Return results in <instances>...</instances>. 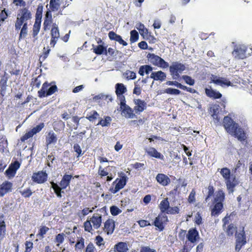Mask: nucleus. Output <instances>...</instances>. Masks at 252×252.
Listing matches in <instances>:
<instances>
[{"instance_id":"1","label":"nucleus","mask_w":252,"mask_h":252,"mask_svg":"<svg viewBox=\"0 0 252 252\" xmlns=\"http://www.w3.org/2000/svg\"><path fill=\"white\" fill-rule=\"evenodd\" d=\"M224 199V193L222 190H219L215 193L214 198V207L212 210L211 215L212 216H218L223 208L222 202Z\"/></svg>"},{"instance_id":"2","label":"nucleus","mask_w":252,"mask_h":252,"mask_svg":"<svg viewBox=\"0 0 252 252\" xmlns=\"http://www.w3.org/2000/svg\"><path fill=\"white\" fill-rule=\"evenodd\" d=\"M57 90L58 88L54 82L50 84L45 82L42 85L41 90L38 92V96L39 97L47 96L54 94Z\"/></svg>"},{"instance_id":"3","label":"nucleus","mask_w":252,"mask_h":252,"mask_svg":"<svg viewBox=\"0 0 252 252\" xmlns=\"http://www.w3.org/2000/svg\"><path fill=\"white\" fill-rule=\"evenodd\" d=\"M186 69L184 64L178 62H175L172 63L169 66V71L170 75L173 79L176 80L180 77V74L181 73Z\"/></svg>"},{"instance_id":"4","label":"nucleus","mask_w":252,"mask_h":252,"mask_svg":"<svg viewBox=\"0 0 252 252\" xmlns=\"http://www.w3.org/2000/svg\"><path fill=\"white\" fill-rule=\"evenodd\" d=\"M147 58L150 63L154 65L162 68H166L169 66V64L167 62L154 54H148Z\"/></svg>"},{"instance_id":"5","label":"nucleus","mask_w":252,"mask_h":252,"mask_svg":"<svg viewBox=\"0 0 252 252\" xmlns=\"http://www.w3.org/2000/svg\"><path fill=\"white\" fill-rule=\"evenodd\" d=\"M222 124L225 130L230 135L234 133V131L239 126L237 123H235L232 119L228 116L224 117Z\"/></svg>"},{"instance_id":"6","label":"nucleus","mask_w":252,"mask_h":252,"mask_svg":"<svg viewBox=\"0 0 252 252\" xmlns=\"http://www.w3.org/2000/svg\"><path fill=\"white\" fill-rule=\"evenodd\" d=\"M247 47L244 45H236L232 52V55L235 59H244L247 57Z\"/></svg>"},{"instance_id":"7","label":"nucleus","mask_w":252,"mask_h":252,"mask_svg":"<svg viewBox=\"0 0 252 252\" xmlns=\"http://www.w3.org/2000/svg\"><path fill=\"white\" fill-rule=\"evenodd\" d=\"M38 7L36 13V18L32 29V36L35 38V40L37 39L36 36L40 29L41 20V12L39 10Z\"/></svg>"},{"instance_id":"8","label":"nucleus","mask_w":252,"mask_h":252,"mask_svg":"<svg viewBox=\"0 0 252 252\" xmlns=\"http://www.w3.org/2000/svg\"><path fill=\"white\" fill-rule=\"evenodd\" d=\"M127 181V177L125 176L122 177L121 178H117L114 182L113 184H116L114 188H111L110 190L113 193H116L121 189H123L126 185Z\"/></svg>"},{"instance_id":"9","label":"nucleus","mask_w":252,"mask_h":252,"mask_svg":"<svg viewBox=\"0 0 252 252\" xmlns=\"http://www.w3.org/2000/svg\"><path fill=\"white\" fill-rule=\"evenodd\" d=\"M211 82H213L214 84L221 87H224L225 86H229L231 84L230 81L228 80L227 79L220 77L215 75H211Z\"/></svg>"},{"instance_id":"10","label":"nucleus","mask_w":252,"mask_h":252,"mask_svg":"<svg viewBox=\"0 0 252 252\" xmlns=\"http://www.w3.org/2000/svg\"><path fill=\"white\" fill-rule=\"evenodd\" d=\"M168 221L167 217L164 214H160L156 217L154 221V225L158 227L160 231L164 229L163 224Z\"/></svg>"},{"instance_id":"11","label":"nucleus","mask_w":252,"mask_h":252,"mask_svg":"<svg viewBox=\"0 0 252 252\" xmlns=\"http://www.w3.org/2000/svg\"><path fill=\"white\" fill-rule=\"evenodd\" d=\"M32 178L34 182L37 184H42L47 180V174L43 171H39L33 173Z\"/></svg>"},{"instance_id":"12","label":"nucleus","mask_w":252,"mask_h":252,"mask_svg":"<svg viewBox=\"0 0 252 252\" xmlns=\"http://www.w3.org/2000/svg\"><path fill=\"white\" fill-rule=\"evenodd\" d=\"M231 135L234 136L241 142L246 141L247 138L246 133L244 129L239 127V126L234 131V133H232Z\"/></svg>"},{"instance_id":"13","label":"nucleus","mask_w":252,"mask_h":252,"mask_svg":"<svg viewBox=\"0 0 252 252\" xmlns=\"http://www.w3.org/2000/svg\"><path fill=\"white\" fill-rule=\"evenodd\" d=\"M145 152L150 157H154L160 159H163V156L154 148L145 147L144 148Z\"/></svg>"},{"instance_id":"14","label":"nucleus","mask_w":252,"mask_h":252,"mask_svg":"<svg viewBox=\"0 0 252 252\" xmlns=\"http://www.w3.org/2000/svg\"><path fill=\"white\" fill-rule=\"evenodd\" d=\"M115 229V221L113 219H108L104 223V230L108 235L112 234Z\"/></svg>"},{"instance_id":"15","label":"nucleus","mask_w":252,"mask_h":252,"mask_svg":"<svg viewBox=\"0 0 252 252\" xmlns=\"http://www.w3.org/2000/svg\"><path fill=\"white\" fill-rule=\"evenodd\" d=\"M12 184L8 181L3 182L0 185V196H3L12 190Z\"/></svg>"},{"instance_id":"16","label":"nucleus","mask_w":252,"mask_h":252,"mask_svg":"<svg viewBox=\"0 0 252 252\" xmlns=\"http://www.w3.org/2000/svg\"><path fill=\"white\" fill-rule=\"evenodd\" d=\"M17 16L24 22H27L28 20L32 18V14L27 8H24L20 10V13L17 14Z\"/></svg>"},{"instance_id":"17","label":"nucleus","mask_w":252,"mask_h":252,"mask_svg":"<svg viewBox=\"0 0 252 252\" xmlns=\"http://www.w3.org/2000/svg\"><path fill=\"white\" fill-rule=\"evenodd\" d=\"M93 224V226L95 229L100 227L102 222V217L101 215L94 214L90 220Z\"/></svg>"},{"instance_id":"18","label":"nucleus","mask_w":252,"mask_h":252,"mask_svg":"<svg viewBox=\"0 0 252 252\" xmlns=\"http://www.w3.org/2000/svg\"><path fill=\"white\" fill-rule=\"evenodd\" d=\"M166 77V74L161 70L152 72L150 75L151 78L153 79L154 80L161 82L164 81Z\"/></svg>"},{"instance_id":"19","label":"nucleus","mask_w":252,"mask_h":252,"mask_svg":"<svg viewBox=\"0 0 252 252\" xmlns=\"http://www.w3.org/2000/svg\"><path fill=\"white\" fill-rule=\"evenodd\" d=\"M120 110H122V115L126 118H133L135 117L133 110L127 105L120 107Z\"/></svg>"},{"instance_id":"20","label":"nucleus","mask_w":252,"mask_h":252,"mask_svg":"<svg viewBox=\"0 0 252 252\" xmlns=\"http://www.w3.org/2000/svg\"><path fill=\"white\" fill-rule=\"evenodd\" d=\"M108 36L111 40L117 41L123 46H126L127 45V43L122 39L120 35L117 34L113 31H111L109 32Z\"/></svg>"},{"instance_id":"21","label":"nucleus","mask_w":252,"mask_h":252,"mask_svg":"<svg viewBox=\"0 0 252 252\" xmlns=\"http://www.w3.org/2000/svg\"><path fill=\"white\" fill-rule=\"evenodd\" d=\"M156 180L158 183L163 186H166L170 182L169 177L164 174L159 173L157 175Z\"/></svg>"},{"instance_id":"22","label":"nucleus","mask_w":252,"mask_h":252,"mask_svg":"<svg viewBox=\"0 0 252 252\" xmlns=\"http://www.w3.org/2000/svg\"><path fill=\"white\" fill-rule=\"evenodd\" d=\"M134 103L136 106L134 107V109L136 112H141L144 111L146 108V103L143 100L140 99H136L134 100Z\"/></svg>"},{"instance_id":"23","label":"nucleus","mask_w":252,"mask_h":252,"mask_svg":"<svg viewBox=\"0 0 252 252\" xmlns=\"http://www.w3.org/2000/svg\"><path fill=\"white\" fill-rule=\"evenodd\" d=\"M187 237L189 241L194 243L198 238V232L195 229H189Z\"/></svg>"},{"instance_id":"24","label":"nucleus","mask_w":252,"mask_h":252,"mask_svg":"<svg viewBox=\"0 0 252 252\" xmlns=\"http://www.w3.org/2000/svg\"><path fill=\"white\" fill-rule=\"evenodd\" d=\"M205 93L208 97L214 99L220 98L222 96L220 92L215 91L211 88L210 89L206 88Z\"/></svg>"},{"instance_id":"25","label":"nucleus","mask_w":252,"mask_h":252,"mask_svg":"<svg viewBox=\"0 0 252 252\" xmlns=\"http://www.w3.org/2000/svg\"><path fill=\"white\" fill-rule=\"evenodd\" d=\"M114 249L116 252H126L128 250L127 244L122 242L116 244Z\"/></svg>"},{"instance_id":"26","label":"nucleus","mask_w":252,"mask_h":252,"mask_svg":"<svg viewBox=\"0 0 252 252\" xmlns=\"http://www.w3.org/2000/svg\"><path fill=\"white\" fill-rule=\"evenodd\" d=\"M72 178L71 175L65 174L62 179L60 185L62 189H65L70 184V180Z\"/></svg>"},{"instance_id":"27","label":"nucleus","mask_w":252,"mask_h":252,"mask_svg":"<svg viewBox=\"0 0 252 252\" xmlns=\"http://www.w3.org/2000/svg\"><path fill=\"white\" fill-rule=\"evenodd\" d=\"M153 69V67L149 65H142L139 68L138 73L141 76H144L145 73L148 74L152 71Z\"/></svg>"},{"instance_id":"28","label":"nucleus","mask_w":252,"mask_h":252,"mask_svg":"<svg viewBox=\"0 0 252 252\" xmlns=\"http://www.w3.org/2000/svg\"><path fill=\"white\" fill-rule=\"evenodd\" d=\"M57 138L56 134L53 131L48 133L46 137V143L47 145L55 144L56 143Z\"/></svg>"},{"instance_id":"29","label":"nucleus","mask_w":252,"mask_h":252,"mask_svg":"<svg viewBox=\"0 0 252 252\" xmlns=\"http://www.w3.org/2000/svg\"><path fill=\"white\" fill-rule=\"evenodd\" d=\"M169 207V203L167 198H165L162 200L159 204V208L162 213L164 212H167Z\"/></svg>"},{"instance_id":"30","label":"nucleus","mask_w":252,"mask_h":252,"mask_svg":"<svg viewBox=\"0 0 252 252\" xmlns=\"http://www.w3.org/2000/svg\"><path fill=\"white\" fill-rule=\"evenodd\" d=\"M116 94H123L126 92V88L123 84L117 83L115 86Z\"/></svg>"},{"instance_id":"31","label":"nucleus","mask_w":252,"mask_h":252,"mask_svg":"<svg viewBox=\"0 0 252 252\" xmlns=\"http://www.w3.org/2000/svg\"><path fill=\"white\" fill-rule=\"evenodd\" d=\"M99 99H108L110 101H112L113 100V98L111 95L105 94L103 93L98 94L93 97V100L94 101H97Z\"/></svg>"},{"instance_id":"32","label":"nucleus","mask_w":252,"mask_h":252,"mask_svg":"<svg viewBox=\"0 0 252 252\" xmlns=\"http://www.w3.org/2000/svg\"><path fill=\"white\" fill-rule=\"evenodd\" d=\"M60 6V0H50L49 7L52 11H57Z\"/></svg>"},{"instance_id":"33","label":"nucleus","mask_w":252,"mask_h":252,"mask_svg":"<svg viewBox=\"0 0 252 252\" xmlns=\"http://www.w3.org/2000/svg\"><path fill=\"white\" fill-rule=\"evenodd\" d=\"M236 242H239L240 243H243L244 244L246 243V237L245 235V232L244 231V228H243V230L240 232V233H236Z\"/></svg>"},{"instance_id":"34","label":"nucleus","mask_w":252,"mask_h":252,"mask_svg":"<svg viewBox=\"0 0 252 252\" xmlns=\"http://www.w3.org/2000/svg\"><path fill=\"white\" fill-rule=\"evenodd\" d=\"M51 37L54 38H59L60 37V32L56 24H53L52 28L51 31Z\"/></svg>"},{"instance_id":"35","label":"nucleus","mask_w":252,"mask_h":252,"mask_svg":"<svg viewBox=\"0 0 252 252\" xmlns=\"http://www.w3.org/2000/svg\"><path fill=\"white\" fill-rule=\"evenodd\" d=\"M99 115L96 111H92L88 114L86 118L90 121L94 122L99 118Z\"/></svg>"},{"instance_id":"36","label":"nucleus","mask_w":252,"mask_h":252,"mask_svg":"<svg viewBox=\"0 0 252 252\" xmlns=\"http://www.w3.org/2000/svg\"><path fill=\"white\" fill-rule=\"evenodd\" d=\"M228 236H232L233 234L236 232V227L233 224H230L227 227L224 229Z\"/></svg>"},{"instance_id":"37","label":"nucleus","mask_w":252,"mask_h":252,"mask_svg":"<svg viewBox=\"0 0 252 252\" xmlns=\"http://www.w3.org/2000/svg\"><path fill=\"white\" fill-rule=\"evenodd\" d=\"M21 29L19 40H21L27 35L28 33V23H24V25H23V27Z\"/></svg>"},{"instance_id":"38","label":"nucleus","mask_w":252,"mask_h":252,"mask_svg":"<svg viewBox=\"0 0 252 252\" xmlns=\"http://www.w3.org/2000/svg\"><path fill=\"white\" fill-rule=\"evenodd\" d=\"M112 121V119L109 116H106L105 117L104 120L102 119H100L97 125H101L102 126H108L110 125V122Z\"/></svg>"},{"instance_id":"39","label":"nucleus","mask_w":252,"mask_h":252,"mask_svg":"<svg viewBox=\"0 0 252 252\" xmlns=\"http://www.w3.org/2000/svg\"><path fill=\"white\" fill-rule=\"evenodd\" d=\"M220 173L225 180H228L230 179V171L227 168H222Z\"/></svg>"},{"instance_id":"40","label":"nucleus","mask_w":252,"mask_h":252,"mask_svg":"<svg viewBox=\"0 0 252 252\" xmlns=\"http://www.w3.org/2000/svg\"><path fill=\"white\" fill-rule=\"evenodd\" d=\"M93 50L94 52L97 55H101L104 51H105L106 52H107L106 48L101 45H99L96 46V47L94 48Z\"/></svg>"},{"instance_id":"41","label":"nucleus","mask_w":252,"mask_h":252,"mask_svg":"<svg viewBox=\"0 0 252 252\" xmlns=\"http://www.w3.org/2000/svg\"><path fill=\"white\" fill-rule=\"evenodd\" d=\"M65 235L63 233L58 234L55 238V242L57 243V246L59 247L60 245L63 243L64 240Z\"/></svg>"},{"instance_id":"42","label":"nucleus","mask_w":252,"mask_h":252,"mask_svg":"<svg viewBox=\"0 0 252 252\" xmlns=\"http://www.w3.org/2000/svg\"><path fill=\"white\" fill-rule=\"evenodd\" d=\"M84 247V239L83 238H77L76 244L75 245L76 250H81Z\"/></svg>"},{"instance_id":"43","label":"nucleus","mask_w":252,"mask_h":252,"mask_svg":"<svg viewBox=\"0 0 252 252\" xmlns=\"http://www.w3.org/2000/svg\"><path fill=\"white\" fill-rule=\"evenodd\" d=\"M164 93L170 94L178 95L181 93V91L176 89L168 88L164 90Z\"/></svg>"},{"instance_id":"44","label":"nucleus","mask_w":252,"mask_h":252,"mask_svg":"<svg viewBox=\"0 0 252 252\" xmlns=\"http://www.w3.org/2000/svg\"><path fill=\"white\" fill-rule=\"evenodd\" d=\"M137 29L139 30L140 33L141 35L144 36L145 35H147L148 34V30L146 28L143 24L141 23H139L138 27H137Z\"/></svg>"},{"instance_id":"45","label":"nucleus","mask_w":252,"mask_h":252,"mask_svg":"<svg viewBox=\"0 0 252 252\" xmlns=\"http://www.w3.org/2000/svg\"><path fill=\"white\" fill-rule=\"evenodd\" d=\"M6 75H7V73L4 71V75L0 80V89L1 90L4 89L5 88L7 81V78L5 77Z\"/></svg>"},{"instance_id":"46","label":"nucleus","mask_w":252,"mask_h":252,"mask_svg":"<svg viewBox=\"0 0 252 252\" xmlns=\"http://www.w3.org/2000/svg\"><path fill=\"white\" fill-rule=\"evenodd\" d=\"M124 76L127 79H134L136 77V73L133 71H131L129 70L126 71L124 74Z\"/></svg>"},{"instance_id":"47","label":"nucleus","mask_w":252,"mask_h":252,"mask_svg":"<svg viewBox=\"0 0 252 252\" xmlns=\"http://www.w3.org/2000/svg\"><path fill=\"white\" fill-rule=\"evenodd\" d=\"M24 22L23 20H22L20 18L17 16L16 21L15 22V30L18 31L21 29V26L24 25Z\"/></svg>"},{"instance_id":"48","label":"nucleus","mask_w":252,"mask_h":252,"mask_svg":"<svg viewBox=\"0 0 252 252\" xmlns=\"http://www.w3.org/2000/svg\"><path fill=\"white\" fill-rule=\"evenodd\" d=\"M49 228L48 227L46 226H42L41 227L37 234V236H38L40 238H43L44 235L47 233V232L48 231Z\"/></svg>"},{"instance_id":"49","label":"nucleus","mask_w":252,"mask_h":252,"mask_svg":"<svg viewBox=\"0 0 252 252\" xmlns=\"http://www.w3.org/2000/svg\"><path fill=\"white\" fill-rule=\"evenodd\" d=\"M138 33L135 30H133L130 32V40L131 42H136L138 39Z\"/></svg>"},{"instance_id":"50","label":"nucleus","mask_w":252,"mask_h":252,"mask_svg":"<svg viewBox=\"0 0 252 252\" xmlns=\"http://www.w3.org/2000/svg\"><path fill=\"white\" fill-rule=\"evenodd\" d=\"M182 79L184 80L185 82L190 86H192L194 84V80L191 77L188 75H183Z\"/></svg>"},{"instance_id":"51","label":"nucleus","mask_w":252,"mask_h":252,"mask_svg":"<svg viewBox=\"0 0 252 252\" xmlns=\"http://www.w3.org/2000/svg\"><path fill=\"white\" fill-rule=\"evenodd\" d=\"M244 166H242V164L240 160H239L236 163L235 167L234 169V172L235 173L237 172L240 173L243 171Z\"/></svg>"},{"instance_id":"52","label":"nucleus","mask_w":252,"mask_h":252,"mask_svg":"<svg viewBox=\"0 0 252 252\" xmlns=\"http://www.w3.org/2000/svg\"><path fill=\"white\" fill-rule=\"evenodd\" d=\"M110 212L113 216H116L120 214L122 211L117 206H112L110 207Z\"/></svg>"},{"instance_id":"53","label":"nucleus","mask_w":252,"mask_h":252,"mask_svg":"<svg viewBox=\"0 0 252 252\" xmlns=\"http://www.w3.org/2000/svg\"><path fill=\"white\" fill-rule=\"evenodd\" d=\"M20 192L24 197H29L32 193V190L30 189H27L24 190H20Z\"/></svg>"},{"instance_id":"54","label":"nucleus","mask_w":252,"mask_h":252,"mask_svg":"<svg viewBox=\"0 0 252 252\" xmlns=\"http://www.w3.org/2000/svg\"><path fill=\"white\" fill-rule=\"evenodd\" d=\"M85 230L89 232H92L93 231V226L91 224V222L90 220H87L84 222V224Z\"/></svg>"},{"instance_id":"55","label":"nucleus","mask_w":252,"mask_h":252,"mask_svg":"<svg viewBox=\"0 0 252 252\" xmlns=\"http://www.w3.org/2000/svg\"><path fill=\"white\" fill-rule=\"evenodd\" d=\"M140 80L139 79L138 81L134 83V88L133 90V94H136L137 95H139L141 94V88L139 86V85L138 84Z\"/></svg>"},{"instance_id":"56","label":"nucleus","mask_w":252,"mask_h":252,"mask_svg":"<svg viewBox=\"0 0 252 252\" xmlns=\"http://www.w3.org/2000/svg\"><path fill=\"white\" fill-rule=\"evenodd\" d=\"M34 135L32 129L28 132H26V134L21 138V140L22 142H24L25 140L33 136Z\"/></svg>"},{"instance_id":"57","label":"nucleus","mask_w":252,"mask_h":252,"mask_svg":"<svg viewBox=\"0 0 252 252\" xmlns=\"http://www.w3.org/2000/svg\"><path fill=\"white\" fill-rule=\"evenodd\" d=\"M165 84L168 86H175L180 89L184 88L183 85L177 81H168L165 83Z\"/></svg>"},{"instance_id":"58","label":"nucleus","mask_w":252,"mask_h":252,"mask_svg":"<svg viewBox=\"0 0 252 252\" xmlns=\"http://www.w3.org/2000/svg\"><path fill=\"white\" fill-rule=\"evenodd\" d=\"M44 124L43 123H40L38 125L34 127L32 130V131L34 134H36L41 130V129L44 127Z\"/></svg>"},{"instance_id":"59","label":"nucleus","mask_w":252,"mask_h":252,"mask_svg":"<svg viewBox=\"0 0 252 252\" xmlns=\"http://www.w3.org/2000/svg\"><path fill=\"white\" fill-rule=\"evenodd\" d=\"M5 223L3 220H2L1 219H0V241L1 240V239L3 237V233L4 232L5 230Z\"/></svg>"},{"instance_id":"60","label":"nucleus","mask_w":252,"mask_h":252,"mask_svg":"<svg viewBox=\"0 0 252 252\" xmlns=\"http://www.w3.org/2000/svg\"><path fill=\"white\" fill-rule=\"evenodd\" d=\"M118 99L120 102V107H123L124 106L126 105V99L124 95L123 94H117Z\"/></svg>"},{"instance_id":"61","label":"nucleus","mask_w":252,"mask_h":252,"mask_svg":"<svg viewBox=\"0 0 252 252\" xmlns=\"http://www.w3.org/2000/svg\"><path fill=\"white\" fill-rule=\"evenodd\" d=\"M16 171H14L13 168L10 166L6 170L5 173L7 176L9 177H14L16 174Z\"/></svg>"},{"instance_id":"62","label":"nucleus","mask_w":252,"mask_h":252,"mask_svg":"<svg viewBox=\"0 0 252 252\" xmlns=\"http://www.w3.org/2000/svg\"><path fill=\"white\" fill-rule=\"evenodd\" d=\"M195 191L194 189H192L190 192L188 198V201L189 203H193L195 200Z\"/></svg>"},{"instance_id":"63","label":"nucleus","mask_w":252,"mask_h":252,"mask_svg":"<svg viewBox=\"0 0 252 252\" xmlns=\"http://www.w3.org/2000/svg\"><path fill=\"white\" fill-rule=\"evenodd\" d=\"M179 212V209L177 207H169L168 210L166 212L168 214H175Z\"/></svg>"},{"instance_id":"64","label":"nucleus","mask_w":252,"mask_h":252,"mask_svg":"<svg viewBox=\"0 0 252 252\" xmlns=\"http://www.w3.org/2000/svg\"><path fill=\"white\" fill-rule=\"evenodd\" d=\"M140 252H156V251L155 250L151 249L150 247L146 246L141 247Z\"/></svg>"}]
</instances>
